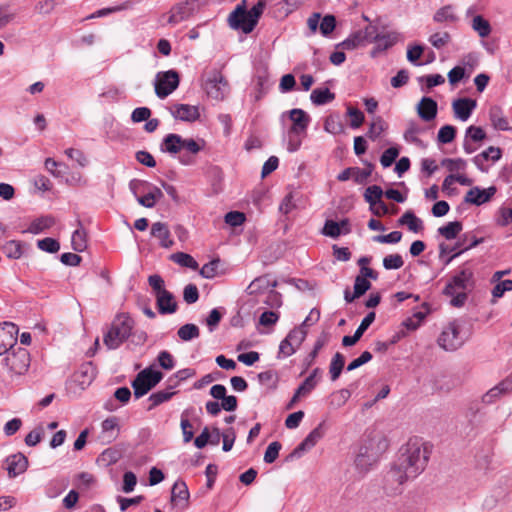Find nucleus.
Masks as SVG:
<instances>
[{
  "instance_id": "1",
  "label": "nucleus",
  "mask_w": 512,
  "mask_h": 512,
  "mask_svg": "<svg viewBox=\"0 0 512 512\" xmlns=\"http://www.w3.org/2000/svg\"><path fill=\"white\" fill-rule=\"evenodd\" d=\"M430 453L431 450L426 443L416 439L410 440L401 449L400 455L387 473V481L402 485L416 478L425 470Z\"/></svg>"
},
{
  "instance_id": "2",
  "label": "nucleus",
  "mask_w": 512,
  "mask_h": 512,
  "mask_svg": "<svg viewBox=\"0 0 512 512\" xmlns=\"http://www.w3.org/2000/svg\"><path fill=\"white\" fill-rule=\"evenodd\" d=\"M475 285L473 270L464 265L449 279L443 289V295L451 298V306L460 308L465 305L468 294L474 290Z\"/></svg>"
},
{
  "instance_id": "3",
  "label": "nucleus",
  "mask_w": 512,
  "mask_h": 512,
  "mask_svg": "<svg viewBox=\"0 0 512 512\" xmlns=\"http://www.w3.org/2000/svg\"><path fill=\"white\" fill-rule=\"evenodd\" d=\"M205 141L203 139L194 140L192 138H183L179 134H167L161 144L160 150L165 153L175 155L184 151L179 156V161L183 165H192L195 163V155L203 150Z\"/></svg>"
},
{
  "instance_id": "4",
  "label": "nucleus",
  "mask_w": 512,
  "mask_h": 512,
  "mask_svg": "<svg viewBox=\"0 0 512 512\" xmlns=\"http://www.w3.org/2000/svg\"><path fill=\"white\" fill-rule=\"evenodd\" d=\"M135 321L127 313L117 314L103 333V343L108 350L118 349L132 335Z\"/></svg>"
},
{
  "instance_id": "5",
  "label": "nucleus",
  "mask_w": 512,
  "mask_h": 512,
  "mask_svg": "<svg viewBox=\"0 0 512 512\" xmlns=\"http://www.w3.org/2000/svg\"><path fill=\"white\" fill-rule=\"evenodd\" d=\"M203 88L208 97L217 101L223 100L230 91L227 79L217 69H213L207 73Z\"/></svg>"
},
{
  "instance_id": "6",
  "label": "nucleus",
  "mask_w": 512,
  "mask_h": 512,
  "mask_svg": "<svg viewBox=\"0 0 512 512\" xmlns=\"http://www.w3.org/2000/svg\"><path fill=\"white\" fill-rule=\"evenodd\" d=\"M163 378V373L152 369L151 367L145 368L140 371L135 379L132 381L134 389V396L139 399L146 395L152 388H154Z\"/></svg>"
},
{
  "instance_id": "7",
  "label": "nucleus",
  "mask_w": 512,
  "mask_h": 512,
  "mask_svg": "<svg viewBox=\"0 0 512 512\" xmlns=\"http://www.w3.org/2000/svg\"><path fill=\"white\" fill-rule=\"evenodd\" d=\"M461 325L458 320L449 322L438 337V345L445 351H456L464 343L465 339L460 334Z\"/></svg>"
},
{
  "instance_id": "8",
  "label": "nucleus",
  "mask_w": 512,
  "mask_h": 512,
  "mask_svg": "<svg viewBox=\"0 0 512 512\" xmlns=\"http://www.w3.org/2000/svg\"><path fill=\"white\" fill-rule=\"evenodd\" d=\"M3 359L4 365L7 369L17 375L24 374L30 366V354L27 349L14 347L8 350Z\"/></svg>"
},
{
  "instance_id": "9",
  "label": "nucleus",
  "mask_w": 512,
  "mask_h": 512,
  "mask_svg": "<svg viewBox=\"0 0 512 512\" xmlns=\"http://www.w3.org/2000/svg\"><path fill=\"white\" fill-rule=\"evenodd\" d=\"M200 8L199 0H184L173 5L169 11L167 23L177 25L192 17Z\"/></svg>"
},
{
  "instance_id": "10",
  "label": "nucleus",
  "mask_w": 512,
  "mask_h": 512,
  "mask_svg": "<svg viewBox=\"0 0 512 512\" xmlns=\"http://www.w3.org/2000/svg\"><path fill=\"white\" fill-rule=\"evenodd\" d=\"M179 82V74L175 70L157 73L154 83L156 95L161 99L166 98L177 89Z\"/></svg>"
},
{
  "instance_id": "11",
  "label": "nucleus",
  "mask_w": 512,
  "mask_h": 512,
  "mask_svg": "<svg viewBox=\"0 0 512 512\" xmlns=\"http://www.w3.org/2000/svg\"><path fill=\"white\" fill-rule=\"evenodd\" d=\"M18 326L12 322L0 323V355L12 349L17 343Z\"/></svg>"
},
{
  "instance_id": "12",
  "label": "nucleus",
  "mask_w": 512,
  "mask_h": 512,
  "mask_svg": "<svg viewBox=\"0 0 512 512\" xmlns=\"http://www.w3.org/2000/svg\"><path fill=\"white\" fill-rule=\"evenodd\" d=\"M323 424L320 423L314 428L305 439L287 456V460L300 457L302 453L312 449L317 442L323 437L324 432L322 431Z\"/></svg>"
},
{
  "instance_id": "13",
  "label": "nucleus",
  "mask_w": 512,
  "mask_h": 512,
  "mask_svg": "<svg viewBox=\"0 0 512 512\" xmlns=\"http://www.w3.org/2000/svg\"><path fill=\"white\" fill-rule=\"evenodd\" d=\"M400 39V34L396 31L385 34H376L374 37L375 46L370 51L371 58H376L379 54L393 47Z\"/></svg>"
},
{
  "instance_id": "14",
  "label": "nucleus",
  "mask_w": 512,
  "mask_h": 512,
  "mask_svg": "<svg viewBox=\"0 0 512 512\" xmlns=\"http://www.w3.org/2000/svg\"><path fill=\"white\" fill-rule=\"evenodd\" d=\"M170 113L175 119L185 122H195L200 117L199 107L189 104H174Z\"/></svg>"
},
{
  "instance_id": "15",
  "label": "nucleus",
  "mask_w": 512,
  "mask_h": 512,
  "mask_svg": "<svg viewBox=\"0 0 512 512\" xmlns=\"http://www.w3.org/2000/svg\"><path fill=\"white\" fill-rule=\"evenodd\" d=\"M229 25L231 28L235 30H241L242 32L248 34L253 30H248L249 21H251L249 17V13L247 12L244 6L238 5L236 9L229 15L228 18Z\"/></svg>"
},
{
  "instance_id": "16",
  "label": "nucleus",
  "mask_w": 512,
  "mask_h": 512,
  "mask_svg": "<svg viewBox=\"0 0 512 512\" xmlns=\"http://www.w3.org/2000/svg\"><path fill=\"white\" fill-rule=\"evenodd\" d=\"M496 188L491 186L487 189H480L479 187L471 188L465 195L464 201L469 204L480 206L488 201L495 195Z\"/></svg>"
},
{
  "instance_id": "17",
  "label": "nucleus",
  "mask_w": 512,
  "mask_h": 512,
  "mask_svg": "<svg viewBox=\"0 0 512 512\" xmlns=\"http://www.w3.org/2000/svg\"><path fill=\"white\" fill-rule=\"evenodd\" d=\"M321 373L320 368H315L312 373L302 382V384L296 389L293 397L291 398L287 408L290 409L299 400L301 396L309 394L317 385L315 378Z\"/></svg>"
},
{
  "instance_id": "18",
  "label": "nucleus",
  "mask_w": 512,
  "mask_h": 512,
  "mask_svg": "<svg viewBox=\"0 0 512 512\" xmlns=\"http://www.w3.org/2000/svg\"><path fill=\"white\" fill-rule=\"evenodd\" d=\"M289 118L292 121L289 131L306 135L310 122L309 115L304 110L295 108L289 112Z\"/></svg>"
},
{
  "instance_id": "19",
  "label": "nucleus",
  "mask_w": 512,
  "mask_h": 512,
  "mask_svg": "<svg viewBox=\"0 0 512 512\" xmlns=\"http://www.w3.org/2000/svg\"><path fill=\"white\" fill-rule=\"evenodd\" d=\"M477 105L476 100L471 98H458L453 101L452 108L455 117L461 121H466L471 116Z\"/></svg>"
},
{
  "instance_id": "20",
  "label": "nucleus",
  "mask_w": 512,
  "mask_h": 512,
  "mask_svg": "<svg viewBox=\"0 0 512 512\" xmlns=\"http://www.w3.org/2000/svg\"><path fill=\"white\" fill-rule=\"evenodd\" d=\"M155 297L157 309L160 314H173L177 311L178 305L175 296L170 291H162Z\"/></svg>"
},
{
  "instance_id": "21",
  "label": "nucleus",
  "mask_w": 512,
  "mask_h": 512,
  "mask_svg": "<svg viewBox=\"0 0 512 512\" xmlns=\"http://www.w3.org/2000/svg\"><path fill=\"white\" fill-rule=\"evenodd\" d=\"M9 477L14 478L27 470L28 459L22 453L13 454L6 459Z\"/></svg>"
},
{
  "instance_id": "22",
  "label": "nucleus",
  "mask_w": 512,
  "mask_h": 512,
  "mask_svg": "<svg viewBox=\"0 0 512 512\" xmlns=\"http://www.w3.org/2000/svg\"><path fill=\"white\" fill-rule=\"evenodd\" d=\"M437 111V102L430 97H423L417 105V113L419 117L427 122L436 118Z\"/></svg>"
},
{
  "instance_id": "23",
  "label": "nucleus",
  "mask_w": 512,
  "mask_h": 512,
  "mask_svg": "<svg viewBox=\"0 0 512 512\" xmlns=\"http://www.w3.org/2000/svg\"><path fill=\"white\" fill-rule=\"evenodd\" d=\"M502 156V151L498 147L490 146L480 154L473 158L474 164L481 170L486 171L483 167L485 161L491 160L492 162L498 161Z\"/></svg>"
},
{
  "instance_id": "24",
  "label": "nucleus",
  "mask_w": 512,
  "mask_h": 512,
  "mask_svg": "<svg viewBox=\"0 0 512 512\" xmlns=\"http://www.w3.org/2000/svg\"><path fill=\"white\" fill-rule=\"evenodd\" d=\"M376 461L377 456L373 451L367 446L360 447L359 453L355 459V464L361 471H367Z\"/></svg>"
},
{
  "instance_id": "25",
  "label": "nucleus",
  "mask_w": 512,
  "mask_h": 512,
  "mask_svg": "<svg viewBox=\"0 0 512 512\" xmlns=\"http://www.w3.org/2000/svg\"><path fill=\"white\" fill-rule=\"evenodd\" d=\"M489 118L492 126L496 130L508 131L511 130L509 120L505 117L502 109L498 106H493L489 111Z\"/></svg>"
},
{
  "instance_id": "26",
  "label": "nucleus",
  "mask_w": 512,
  "mask_h": 512,
  "mask_svg": "<svg viewBox=\"0 0 512 512\" xmlns=\"http://www.w3.org/2000/svg\"><path fill=\"white\" fill-rule=\"evenodd\" d=\"M151 235L158 238L160 245L164 248H169L173 244V241L170 239V231L165 223H153L151 227Z\"/></svg>"
},
{
  "instance_id": "27",
  "label": "nucleus",
  "mask_w": 512,
  "mask_h": 512,
  "mask_svg": "<svg viewBox=\"0 0 512 512\" xmlns=\"http://www.w3.org/2000/svg\"><path fill=\"white\" fill-rule=\"evenodd\" d=\"M399 226H407L413 233H418L423 230V221L418 218L413 211H406L398 220Z\"/></svg>"
},
{
  "instance_id": "28",
  "label": "nucleus",
  "mask_w": 512,
  "mask_h": 512,
  "mask_svg": "<svg viewBox=\"0 0 512 512\" xmlns=\"http://www.w3.org/2000/svg\"><path fill=\"white\" fill-rule=\"evenodd\" d=\"M277 286L276 280H271L268 275H263L255 278L250 285L248 290L250 294L260 293L269 288L273 289Z\"/></svg>"
},
{
  "instance_id": "29",
  "label": "nucleus",
  "mask_w": 512,
  "mask_h": 512,
  "mask_svg": "<svg viewBox=\"0 0 512 512\" xmlns=\"http://www.w3.org/2000/svg\"><path fill=\"white\" fill-rule=\"evenodd\" d=\"M433 20L437 23L454 24L459 20V17L455 14L452 5H446L435 12Z\"/></svg>"
},
{
  "instance_id": "30",
  "label": "nucleus",
  "mask_w": 512,
  "mask_h": 512,
  "mask_svg": "<svg viewBox=\"0 0 512 512\" xmlns=\"http://www.w3.org/2000/svg\"><path fill=\"white\" fill-rule=\"evenodd\" d=\"M55 224V218L53 216L47 215L36 218L31 222L26 232L31 234H39L46 229L51 228Z\"/></svg>"
},
{
  "instance_id": "31",
  "label": "nucleus",
  "mask_w": 512,
  "mask_h": 512,
  "mask_svg": "<svg viewBox=\"0 0 512 512\" xmlns=\"http://www.w3.org/2000/svg\"><path fill=\"white\" fill-rule=\"evenodd\" d=\"M335 94L329 88H316L311 92L310 100L314 105L321 106L332 102Z\"/></svg>"
},
{
  "instance_id": "32",
  "label": "nucleus",
  "mask_w": 512,
  "mask_h": 512,
  "mask_svg": "<svg viewBox=\"0 0 512 512\" xmlns=\"http://www.w3.org/2000/svg\"><path fill=\"white\" fill-rule=\"evenodd\" d=\"M75 376L81 385L90 384L96 376L95 367L92 362L82 364Z\"/></svg>"
},
{
  "instance_id": "33",
  "label": "nucleus",
  "mask_w": 512,
  "mask_h": 512,
  "mask_svg": "<svg viewBox=\"0 0 512 512\" xmlns=\"http://www.w3.org/2000/svg\"><path fill=\"white\" fill-rule=\"evenodd\" d=\"M461 243L460 247H462L463 245H466L464 246L461 250L457 251L456 253H454L446 262V264H448L451 260H453L454 258L458 257L461 253L469 250V249H472L474 247H476L477 245L481 244L484 242V238H477L476 236L472 235L470 236L469 234H463L462 237L459 239V241Z\"/></svg>"
},
{
  "instance_id": "34",
  "label": "nucleus",
  "mask_w": 512,
  "mask_h": 512,
  "mask_svg": "<svg viewBox=\"0 0 512 512\" xmlns=\"http://www.w3.org/2000/svg\"><path fill=\"white\" fill-rule=\"evenodd\" d=\"M117 427L118 420L116 417L105 419L102 422V438L106 439L108 443L115 440L118 436V431H115Z\"/></svg>"
},
{
  "instance_id": "35",
  "label": "nucleus",
  "mask_w": 512,
  "mask_h": 512,
  "mask_svg": "<svg viewBox=\"0 0 512 512\" xmlns=\"http://www.w3.org/2000/svg\"><path fill=\"white\" fill-rule=\"evenodd\" d=\"M463 225L460 221L448 222L446 225L438 228V233L447 240H452L462 231Z\"/></svg>"
},
{
  "instance_id": "36",
  "label": "nucleus",
  "mask_w": 512,
  "mask_h": 512,
  "mask_svg": "<svg viewBox=\"0 0 512 512\" xmlns=\"http://www.w3.org/2000/svg\"><path fill=\"white\" fill-rule=\"evenodd\" d=\"M471 26H472V29L478 33V35L481 37V38H485V37H488L491 33V25L489 23L488 20H486L483 16L481 15H476L473 19H472V23H471Z\"/></svg>"
},
{
  "instance_id": "37",
  "label": "nucleus",
  "mask_w": 512,
  "mask_h": 512,
  "mask_svg": "<svg viewBox=\"0 0 512 512\" xmlns=\"http://www.w3.org/2000/svg\"><path fill=\"white\" fill-rule=\"evenodd\" d=\"M366 42L362 38V34L359 31H355L348 38L341 43L337 44L336 48L341 47L344 50H354L358 47L364 46Z\"/></svg>"
},
{
  "instance_id": "38",
  "label": "nucleus",
  "mask_w": 512,
  "mask_h": 512,
  "mask_svg": "<svg viewBox=\"0 0 512 512\" xmlns=\"http://www.w3.org/2000/svg\"><path fill=\"white\" fill-rule=\"evenodd\" d=\"M344 365L345 357L340 352H337L333 356L329 366V373L332 381H336L340 377Z\"/></svg>"
},
{
  "instance_id": "39",
  "label": "nucleus",
  "mask_w": 512,
  "mask_h": 512,
  "mask_svg": "<svg viewBox=\"0 0 512 512\" xmlns=\"http://www.w3.org/2000/svg\"><path fill=\"white\" fill-rule=\"evenodd\" d=\"M383 195V190L378 185H372L366 188L364 193L365 201L370 205V210H374V206L379 203Z\"/></svg>"
},
{
  "instance_id": "40",
  "label": "nucleus",
  "mask_w": 512,
  "mask_h": 512,
  "mask_svg": "<svg viewBox=\"0 0 512 512\" xmlns=\"http://www.w3.org/2000/svg\"><path fill=\"white\" fill-rule=\"evenodd\" d=\"M80 228L75 230L72 234L71 245L74 251L82 252L87 247L86 231L82 228L79 222Z\"/></svg>"
},
{
  "instance_id": "41",
  "label": "nucleus",
  "mask_w": 512,
  "mask_h": 512,
  "mask_svg": "<svg viewBox=\"0 0 512 512\" xmlns=\"http://www.w3.org/2000/svg\"><path fill=\"white\" fill-rule=\"evenodd\" d=\"M2 252L10 259H19L23 254L21 241H17V240L7 241L2 246Z\"/></svg>"
},
{
  "instance_id": "42",
  "label": "nucleus",
  "mask_w": 512,
  "mask_h": 512,
  "mask_svg": "<svg viewBox=\"0 0 512 512\" xmlns=\"http://www.w3.org/2000/svg\"><path fill=\"white\" fill-rule=\"evenodd\" d=\"M173 387L174 386H169L168 389L152 393L149 396V401L151 402V404L148 407V410H152L156 406L168 401L175 394V392L170 391V389H172Z\"/></svg>"
},
{
  "instance_id": "43",
  "label": "nucleus",
  "mask_w": 512,
  "mask_h": 512,
  "mask_svg": "<svg viewBox=\"0 0 512 512\" xmlns=\"http://www.w3.org/2000/svg\"><path fill=\"white\" fill-rule=\"evenodd\" d=\"M171 259L182 267H187L192 270L198 269L197 261L189 254L184 252H177L171 255Z\"/></svg>"
},
{
  "instance_id": "44",
  "label": "nucleus",
  "mask_w": 512,
  "mask_h": 512,
  "mask_svg": "<svg viewBox=\"0 0 512 512\" xmlns=\"http://www.w3.org/2000/svg\"><path fill=\"white\" fill-rule=\"evenodd\" d=\"M178 337L183 341H190L199 337L200 330L197 325L188 323L181 326L177 331Z\"/></svg>"
},
{
  "instance_id": "45",
  "label": "nucleus",
  "mask_w": 512,
  "mask_h": 512,
  "mask_svg": "<svg viewBox=\"0 0 512 512\" xmlns=\"http://www.w3.org/2000/svg\"><path fill=\"white\" fill-rule=\"evenodd\" d=\"M172 501L180 500L187 502L189 499V491L184 481H176L171 491Z\"/></svg>"
},
{
  "instance_id": "46",
  "label": "nucleus",
  "mask_w": 512,
  "mask_h": 512,
  "mask_svg": "<svg viewBox=\"0 0 512 512\" xmlns=\"http://www.w3.org/2000/svg\"><path fill=\"white\" fill-rule=\"evenodd\" d=\"M430 44L436 49H442L451 41V35L448 32H437L429 37Z\"/></svg>"
},
{
  "instance_id": "47",
  "label": "nucleus",
  "mask_w": 512,
  "mask_h": 512,
  "mask_svg": "<svg viewBox=\"0 0 512 512\" xmlns=\"http://www.w3.org/2000/svg\"><path fill=\"white\" fill-rule=\"evenodd\" d=\"M504 394H507V392L499 382L482 396V402L485 404H492Z\"/></svg>"
},
{
  "instance_id": "48",
  "label": "nucleus",
  "mask_w": 512,
  "mask_h": 512,
  "mask_svg": "<svg viewBox=\"0 0 512 512\" xmlns=\"http://www.w3.org/2000/svg\"><path fill=\"white\" fill-rule=\"evenodd\" d=\"M422 131L423 129L415 121H410L404 132V138L406 141L418 144L421 142L418 135L422 133Z\"/></svg>"
},
{
  "instance_id": "49",
  "label": "nucleus",
  "mask_w": 512,
  "mask_h": 512,
  "mask_svg": "<svg viewBox=\"0 0 512 512\" xmlns=\"http://www.w3.org/2000/svg\"><path fill=\"white\" fill-rule=\"evenodd\" d=\"M373 169L374 165L372 163H368L364 169L353 167V180L357 184L366 183L367 179L371 176Z\"/></svg>"
},
{
  "instance_id": "50",
  "label": "nucleus",
  "mask_w": 512,
  "mask_h": 512,
  "mask_svg": "<svg viewBox=\"0 0 512 512\" xmlns=\"http://www.w3.org/2000/svg\"><path fill=\"white\" fill-rule=\"evenodd\" d=\"M264 8L265 3L263 1H259L250 10H247V12L249 13V17L251 19V21H249V24L247 25L248 30H253L255 28L260 16L263 13Z\"/></svg>"
},
{
  "instance_id": "51",
  "label": "nucleus",
  "mask_w": 512,
  "mask_h": 512,
  "mask_svg": "<svg viewBox=\"0 0 512 512\" xmlns=\"http://www.w3.org/2000/svg\"><path fill=\"white\" fill-rule=\"evenodd\" d=\"M455 136L456 128L452 125H444L438 131L437 140L439 143L447 144L452 142Z\"/></svg>"
},
{
  "instance_id": "52",
  "label": "nucleus",
  "mask_w": 512,
  "mask_h": 512,
  "mask_svg": "<svg viewBox=\"0 0 512 512\" xmlns=\"http://www.w3.org/2000/svg\"><path fill=\"white\" fill-rule=\"evenodd\" d=\"M306 335H307V331L305 330L304 327L300 326V327H296V328L292 329L285 338H287L289 341H291V343L296 348H299L300 345L305 340Z\"/></svg>"
},
{
  "instance_id": "53",
  "label": "nucleus",
  "mask_w": 512,
  "mask_h": 512,
  "mask_svg": "<svg viewBox=\"0 0 512 512\" xmlns=\"http://www.w3.org/2000/svg\"><path fill=\"white\" fill-rule=\"evenodd\" d=\"M404 265L403 258L400 254H390L384 257L383 267L386 270H397Z\"/></svg>"
},
{
  "instance_id": "54",
  "label": "nucleus",
  "mask_w": 512,
  "mask_h": 512,
  "mask_svg": "<svg viewBox=\"0 0 512 512\" xmlns=\"http://www.w3.org/2000/svg\"><path fill=\"white\" fill-rule=\"evenodd\" d=\"M336 27V18L334 15L327 14L322 18L319 24L320 32L323 36L330 35Z\"/></svg>"
},
{
  "instance_id": "55",
  "label": "nucleus",
  "mask_w": 512,
  "mask_h": 512,
  "mask_svg": "<svg viewBox=\"0 0 512 512\" xmlns=\"http://www.w3.org/2000/svg\"><path fill=\"white\" fill-rule=\"evenodd\" d=\"M385 128H386V124H385L384 120L378 116L371 123L367 135L372 140H375L376 138H378L381 135V133L385 130Z\"/></svg>"
},
{
  "instance_id": "56",
  "label": "nucleus",
  "mask_w": 512,
  "mask_h": 512,
  "mask_svg": "<svg viewBox=\"0 0 512 512\" xmlns=\"http://www.w3.org/2000/svg\"><path fill=\"white\" fill-rule=\"evenodd\" d=\"M350 397L351 392L349 389H341L332 394L330 404L333 407L340 408L348 401Z\"/></svg>"
},
{
  "instance_id": "57",
  "label": "nucleus",
  "mask_w": 512,
  "mask_h": 512,
  "mask_svg": "<svg viewBox=\"0 0 512 512\" xmlns=\"http://www.w3.org/2000/svg\"><path fill=\"white\" fill-rule=\"evenodd\" d=\"M37 246L42 251L56 253L60 249V244L56 239L47 237L37 241Z\"/></svg>"
},
{
  "instance_id": "58",
  "label": "nucleus",
  "mask_w": 512,
  "mask_h": 512,
  "mask_svg": "<svg viewBox=\"0 0 512 512\" xmlns=\"http://www.w3.org/2000/svg\"><path fill=\"white\" fill-rule=\"evenodd\" d=\"M399 155L397 147L386 149L380 157V163L384 168L390 167Z\"/></svg>"
},
{
  "instance_id": "59",
  "label": "nucleus",
  "mask_w": 512,
  "mask_h": 512,
  "mask_svg": "<svg viewBox=\"0 0 512 512\" xmlns=\"http://www.w3.org/2000/svg\"><path fill=\"white\" fill-rule=\"evenodd\" d=\"M347 114L351 118L350 126L352 128H359L363 124L365 117L363 112L360 111L359 109L354 108L352 106H348Z\"/></svg>"
},
{
  "instance_id": "60",
  "label": "nucleus",
  "mask_w": 512,
  "mask_h": 512,
  "mask_svg": "<svg viewBox=\"0 0 512 512\" xmlns=\"http://www.w3.org/2000/svg\"><path fill=\"white\" fill-rule=\"evenodd\" d=\"M322 234L331 238H337L342 234L340 224L333 220H326L322 229Z\"/></svg>"
},
{
  "instance_id": "61",
  "label": "nucleus",
  "mask_w": 512,
  "mask_h": 512,
  "mask_svg": "<svg viewBox=\"0 0 512 512\" xmlns=\"http://www.w3.org/2000/svg\"><path fill=\"white\" fill-rule=\"evenodd\" d=\"M281 447V443L278 441L270 443L264 454V462L268 464L273 463L278 458Z\"/></svg>"
},
{
  "instance_id": "62",
  "label": "nucleus",
  "mask_w": 512,
  "mask_h": 512,
  "mask_svg": "<svg viewBox=\"0 0 512 512\" xmlns=\"http://www.w3.org/2000/svg\"><path fill=\"white\" fill-rule=\"evenodd\" d=\"M218 266H219V260L218 259L212 260L202 266V268L200 269V275L203 278L212 279L217 274Z\"/></svg>"
},
{
  "instance_id": "63",
  "label": "nucleus",
  "mask_w": 512,
  "mask_h": 512,
  "mask_svg": "<svg viewBox=\"0 0 512 512\" xmlns=\"http://www.w3.org/2000/svg\"><path fill=\"white\" fill-rule=\"evenodd\" d=\"M157 361L159 366L165 370H171L175 366V360L173 356L166 350H163L158 354Z\"/></svg>"
},
{
  "instance_id": "64",
  "label": "nucleus",
  "mask_w": 512,
  "mask_h": 512,
  "mask_svg": "<svg viewBox=\"0 0 512 512\" xmlns=\"http://www.w3.org/2000/svg\"><path fill=\"white\" fill-rule=\"evenodd\" d=\"M497 284L492 289L493 298L497 299L503 296L507 291H512V280L496 281Z\"/></svg>"
}]
</instances>
